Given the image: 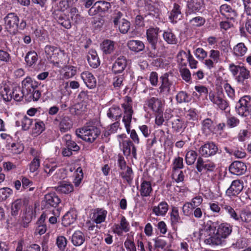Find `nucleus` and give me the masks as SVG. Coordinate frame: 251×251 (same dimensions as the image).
Wrapping results in <instances>:
<instances>
[{
  "label": "nucleus",
  "mask_w": 251,
  "mask_h": 251,
  "mask_svg": "<svg viewBox=\"0 0 251 251\" xmlns=\"http://www.w3.org/2000/svg\"><path fill=\"white\" fill-rule=\"evenodd\" d=\"M209 56L210 58L216 64L221 61L220 52L218 50H210Z\"/></svg>",
  "instance_id": "obj_63"
},
{
  "label": "nucleus",
  "mask_w": 251,
  "mask_h": 251,
  "mask_svg": "<svg viewBox=\"0 0 251 251\" xmlns=\"http://www.w3.org/2000/svg\"><path fill=\"white\" fill-rule=\"evenodd\" d=\"M85 237L80 230L75 231L72 236L71 242L75 246H80L84 242Z\"/></svg>",
  "instance_id": "obj_28"
},
{
  "label": "nucleus",
  "mask_w": 251,
  "mask_h": 251,
  "mask_svg": "<svg viewBox=\"0 0 251 251\" xmlns=\"http://www.w3.org/2000/svg\"><path fill=\"white\" fill-rule=\"evenodd\" d=\"M63 141L66 143L67 147L72 151H76L79 150V147L74 141L71 140L70 135H65L63 138Z\"/></svg>",
  "instance_id": "obj_42"
},
{
  "label": "nucleus",
  "mask_w": 251,
  "mask_h": 251,
  "mask_svg": "<svg viewBox=\"0 0 251 251\" xmlns=\"http://www.w3.org/2000/svg\"><path fill=\"white\" fill-rule=\"evenodd\" d=\"M45 124L43 122L37 120L32 128V134L34 136H36L40 134L45 130Z\"/></svg>",
  "instance_id": "obj_38"
},
{
  "label": "nucleus",
  "mask_w": 251,
  "mask_h": 251,
  "mask_svg": "<svg viewBox=\"0 0 251 251\" xmlns=\"http://www.w3.org/2000/svg\"><path fill=\"white\" fill-rule=\"evenodd\" d=\"M124 80V77L122 75H117L113 78V85L115 89L118 90L123 86Z\"/></svg>",
  "instance_id": "obj_57"
},
{
  "label": "nucleus",
  "mask_w": 251,
  "mask_h": 251,
  "mask_svg": "<svg viewBox=\"0 0 251 251\" xmlns=\"http://www.w3.org/2000/svg\"><path fill=\"white\" fill-rule=\"evenodd\" d=\"M188 6L191 9L193 12L199 11L201 7V0H192L188 4Z\"/></svg>",
  "instance_id": "obj_59"
},
{
  "label": "nucleus",
  "mask_w": 251,
  "mask_h": 251,
  "mask_svg": "<svg viewBox=\"0 0 251 251\" xmlns=\"http://www.w3.org/2000/svg\"><path fill=\"white\" fill-rule=\"evenodd\" d=\"M172 178L177 183L182 182L184 180V175L182 171L173 170Z\"/></svg>",
  "instance_id": "obj_62"
},
{
  "label": "nucleus",
  "mask_w": 251,
  "mask_h": 251,
  "mask_svg": "<svg viewBox=\"0 0 251 251\" xmlns=\"http://www.w3.org/2000/svg\"><path fill=\"white\" fill-rule=\"evenodd\" d=\"M119 31L123 34L126 33L130 26V23L125 19H122L118 25Z\"/></svg>",
  "instance_id": "obj_51"
},
{
  "label": "nucleus",
  "mask_w": 251,
  "mask_h": 251,
  "mask_svg": "<svg viewBox=\"0 0 251 251\" xmlns=\"http://www.w3.org/2000/svg\"><path fill=\"white\" fill-rule=\"evenodd\" d=\"M100 133V130L96 126L88 125L75 131L76 136L85 142L92 143L98 137Z\"/></svg>",
  "instance_id": "obj_4"
},
{
  "label": "nucleus",
  "mask_w": 251,
  "mask_h": 251,
  "mask_svg": "<svg viewBox=\"0 0 251 251\" xmlns=\"http://www.w3.org/2000/svg\"><path fill=\"white\" fill-rule=\"evenodd\" d=\"M220 12L227 19H232L236 16V11L226 4H223L220 6Z\"/></svg>",
  "instance_id": "obj_22"
},
{
  "label": "nucleus",
  "mask_w": 251,
  "mask_h": 251,
  "mask_svg": "<svg viewBox=\"0 0 251 251\" xmlns=\"http://www.w3.org/2000/svg\"><path fill=\"white\" fill-rule=\"evenodd\" d=\"M23 93L28 101H37L41 96L40 92L36 89L37 83L30 77H26L22 82Z\"/></svg>",
  "instance_id": "obj_3"
},
{
  "label": "nucleus",
  "mask_w": 251,
  "mask_h": 251,
  "mask_svg": "<svg viewBox=\"0 0 251 251\" xmlns=\"http://www.w3.org/2000/svg\"><path fill=\"white\" fill-rule=\"evenodd\" d=\"M236 110L237 113L242 116H247L249 114V108L242 105L240 102H238L236 106Z\"/></svg>",
  "instance_id": "obj_55"
},
{
  "label": "nucleus",
  "mask_w": 251,
  "mask_h": 251,
  "mask_svg": "<svg viewBox=\"0 0 251 251\" xmlns=\"http://www.w3.org/2000/svg\"><path fill=\"white\" fill-rule=\"evenodd\" d=\"M23 204V201L21 199H17L12 203L11 207V214L13 216L18 215Z\"/></svg>",
  "instance_id": "obj_43"
},
{
  "label": "nucleus",
  "mask_w": 251,
  "mask_h": 251,
  "mask_svg": "<svg viewBox=\"0 0 251 251\" xmlns=\"http://www.w3.org/2000/svg\"><path fill=\"white\" fill-rule=\"evenodd\" d=\"M100 48L105 54H110L115 49V43L111 40H105L101 43Z\"/></svg>",
  "instance_id": "obj_34"
},
{
  "label": "nucleus",
  "mask_w": 251,
  "mask_h": 251,
  "mask_svg": "<svg viewBox=\"0 0 251 251\" xmlns=\"http://www.w3.org/2000/svg\"><path fill=\"white\" fill-rule=\"evenodd\" d=\"M186 127V124L182 120L177 118L172 122V128L176 132H179Z\"/></svg>",
  "instance_id": "obj_46"
},
{
  "label": "nucleus",
  "mask_w": 251,
  "mask_h": 251,
  "mask_svg": "<svg viewBox=\"0 0 251 251\" xmlns=\"http://www.w3.org/2000/svg\"><path fill=\"white\" fill-rule=\"evenodd\" d=\"M117 137L124 155L129 156L131 154L134 158H136V149L133 142L129 139L125 140L126 138L125 134L119 135Z\"/></svg>",
  "instance_id": "obj_6"
},
{
  "label": "nucleus",
  "mask_w": 251,
  "mask_h": 251,
  "mask_svg": "<svg viewBox=\"0 0 251 251\" xmlns=\"http://www.w3.org/2000/svg\"><path fill=\"white\" fill-rule=\"evenodd\" d=\"M45 52L48 59L51 63L58 64V61H60L63 57L65 56L63 50L59 48L50 45H47L45 48Z\"/></svg>",
  "instance_id": "obj_7"
},
{
  "label": "nucleus",
  "mask_w": 251,
  "mask_h": 251,
  "mask_svg": "<svg viewBox=\"0 0 251 251\" xmlns=\"http://www.w3.org/2000/svg\"><path fill=\"white\" fill-rule=\"evenodd\" d=\"M229 70L238 82L243 83L250 77V71L243 65H236L232 63L229 65Z\"/></svg>",
  "instance_id": "obj_5"
},
{
  "label": "nucleus",
  "mask_w": 251,
  "mask_h": 251,
  "mask_svg": "<svg viewBox=\"0 0 251 251\" xmlns=\"http://www.w3.org/2000/svg\"><path fill=\"white\" fill-rule=\"evenodd\" d=\"M224 88L227 96L233 100L235 97V90L232 86L228 83L224 84Z\"/></svg>",
  "instance_id": "obj_61"
},
{
  "label": "nucleus",
  "mask_w": 251,
  "mask_h": 251,
  "mask_svg": "<svg viewBox=\"0 0 251 251\" xmlns=\"http://www.w3.org/2000/svg\"><path fill=\"white\" fill-rule=\"evenodd\" d=\"M122 115L120 108L118 106H113L110 107L107 112V116L113 120H117Z\"/></svg>",
  "instance_id": "obj_39"
},
{
  "label": "nucleus",
  "mask_w": 251,
  "mask_h": 251,
  "mask_svg": "<svg viewBox=\"0 0 251 251\" xmlns=\"http://www.w3.org/2000/svg\"><path fill=\"white\" fill-rule=\"evenodd\" d=\"M232 226L227 223L213 222L209 226V237L205 242L210 245H220L230 235Z\"/></svg>",
  "instance_id": "obj_1"
},
{
  "label": "nucleus",
  "mask_w": 251,
  "mask_h": 251,
  "mask_svg": "<svg viewBox=\"0 0 251 251\" xmlns=\"http://www.w3.org/2000/svg\"><path fill=\"white\" fill-rule=\"evenodd\" d=\"M12 90L13 99L16 101H21L25 97V94L19 87H15Z\"/></svg>",
  "instance_id": "obj_54"
},
{
  "label": "nucleus",
  "mask_w": 251,
  "mask_h": 251,
  "mask_svg": "<svg viewBox=\"0 0 251 251\" xmlns=\"http://www.w3.org/2000/svg\"><path fill=\"white\" fill-rule=\"evenodd\" d=\"M161 85L159 88L160 94L163 96H168L170 94L172 90H174L173 82L169 79L167 74L161 77Z\"/></svg>",
  "instance_id": "obj_12"
},
{
  "label": "nucleus",
  "mask_w": 251,
  "mask_h": 251,
  "mask_svg": "<svg viewBox=\"0 0 251 251\" xmlns=\"http://www.w3.org/2000/svg\"><path fill=\"white\" fill-rule=\"evenodd\" d=\"M230 172L236 175H242L244 174L247 170L246 165L241 161H234L229 166Z\"/></svg>",
  "instance_id": "obj_18"
},
{
  "label": "nucleus",
  "mask_w": 251,
  "mask_h": 251,
  "mask_svg": "<svg viewBox=\"0 0 251 251\" xmlns=\"http://www.w3.org/2000/svg\"><path fill=\"white\" fill-rule=\"evenodd\" d=\"M38 59L37 54L34 51H30L28 52L25 58L26 65L29 67L35 64L37 61Z\"/></svg>",
  "instance_id": "obj_40"
},
{
  "label": "nucleus",
  "mask_w": 251,
  "mask_h": 251,
  "mask_svg": "<svg viewBox=\"0 0 251 251\" xmlns=\"http://www.w3.org/2000/svg\"><path fill=\"white\" fill-rule=\"evenodd\" d=\"M183 167V159L182 157L178 156L175 158L173 164V170H178Z\"/></svg>",
  "instance_id": "obj_64"
},
{
  "label": "nucleus",
  "mask_w": 251,
  "mask_h": 251,
  "mask_svg": "<svg viewBox=\"0 0 251 251\" xmlns=\"http://www.w3.org/2000/svg\"><path fill=\"white\" fill-rule=\"evenodd\" d=\"M72 127V123L68 117L63 118L59 124V129L61 132H65Z\"/></svg>",
  "instance_id": "obj_44"
},
{
  "label": "nucleus",
  "mask_w": 251,
  "mask_h": 251,
  "mask_svg": "<svg viewBox=\"0 0 251 251\" xmlns=\"http://www.w3.org/2000/svg\"><path fill=\"white\" fill-rule=\"evenodd\" d=\"M121 175L128 183L132 181L133 179V172L130 167H126L124 170H122V172L121 173Z\"/></svg>",
  "instance_id": "obj_49"
},
{
  "label": "nucleus",
  "mask_w": 251,
  "mask_h": 251,
  "mask_svg": "<svg viewBox=\"0 0 251 251\" xmlns=\"http://www.w3.org/2000/svg\"><path fill=\"white\" fill-rule=\"evenodd\" d=\"M61 200L55 193H49L45 195L42 201L47 207H56L60 203Z\"/></svg>",
  "instance_id": "obj_15"
},
{
  "label": "nucleus",
  "mask_w": 251,
  "mask_h": 251,
  "mask_svg": "<svg viewBox=\"0 0 251 251\" xmlns=\"http://www.w3.org/2000/svg\"><path fill=\"white\" fill-rule=\"evenodd\" d=\"M194 54L199 60H203L207 56V52L202 48H198L194 51Z\"/></svg>",
  "instance_id": "obj_60"
},
{
  "label": "nucleus",
  "mask_w": 251,
  "mask_h": 251,
  "mask_svg": "<svg viewBox=\"0 0 251 251\" xmlns=\"http://www.w3.org/2000/svg\"><path fill=\"white\" fill-rule=\"evenodd\" d=\"M168 210V205L165 201L160 202L157 205L152 207L153 213L157 216H164Z\"/></svg>",
  "instance_id": "obj_25"
},
{
  "label": "nucleus",
  "mask_w": 251,
  "mask_h": 251,
  "mask_svg": "<svg viewBox=\"0 0 251 251\" xmlns=\"http://www.w3.org/2000/svg\"><path fill=\"white\" fill-rule=\"evenodd\" d=\"M133 233L127 234V237L124 242V247L127 251H137L136 247L133 240Z\"/></svg>",
  "instance_id": "obj_36"
},
{
  "label": "nucleus",
  "mask_w": 251,
  "mask_h": 251,
  "mask_svg": "<svg viewBox=\"0 0 251 251\" xmlns=\"http://www.w3.org/2000/svg\"><path fill=\"white\" fill-rule=\"evenodd\" d=\"M58 23L66 28L69 29L71 27V21L69 15L64 13H60L58 19Z\"/></svg>",
  "instance_id": "obj_41"
},
{
  "label": "nucleus",
  "mask_w": 251,
  "mask_h": 251,
  "mask_svg": "<svg viewBox=\"0 0 251 251\" xmlns=\"http://www.w3.org/2000/svg\"><path fill=\"white\" fill-rule=\"evenodd\" d=\"M248 50L247 47L243 43H239L235 45L233 49V54L236 57L244 56Z\"/></svg>",
  "instance_id": "obj_32"
},
{
  "label": "nucleus",
  "mask_w": 251,
  "mask_h": 251,
  "mask_svg": "<svg viewBox=\"0 0 251 251\" xmlns=\"http://www.w3.org/2000/svg\"><path fill=\"white\" fill-rule=\"evenodd\" d=\"M197 154L192 150L187 151L185 155V161L187 165H191L195 162L197 158Z\"/></svg>",
  "instance_id": "obj_50"
},
{
  "label": "nucleus",
  "mask_w": 251,
  "mask_h": 251,
  "mask_svg": "<svg viewBox=\"0 0 251 251\" xmlns=\"http://www.w3.org/2000/svg\"><path fill=\"white\" fill-rule=\"evenodd\" d=\"M243 189V182L240 180L232 181L230 187L226 191V194L229 197L238 195Z\"/></svg>",
  "instance_id": "obj_16"
},
{
  "label": "nucleus",
  "mask_w": 251,
  "mask_h": 251,
  "mask_svg": "<svg viewBox=\"0 0 251 251\" xmlns=\"http://www.w3.org/2000/svg\"><path fill=\"white\" fill-rule=\"evenodd\" d=\"M13 194L11 189L3 187L0 189V201H3L7 199Z\"/></svg>",
  "instance_id": "obj_52"
},
{
  "label": "nucleus",
  "mask_w": 251,
  "mask_h": 251,
  "mask_svg": "<svg viewBox=\"0 0 251 251\" xmlns=\"http://www.w3.org/2000/svg\"><path fill=\"white\" fill-rule=\"evenodd\" d=\"M40 165V161L39 157H35L29 165L30 172L32 173L36 172L39 169Z\"/></svg>",
  "instance_id": "obj_58"
},
{
  "label": "nucleus",
  "mask_w": 251,
  "mask_h": 251,
  "mask_svg": "<svg viewBox=\"0 0 251 251\" xmlns=\"http://www.w3.org/2000/svg\"><path fill=\"white\" fill-rule=\"evenodd\" d=\"M5 28L11 34H15L18 30L19 19L17 15L14 13L7 15L4 18Z\"/></svg>",
  "instance_id": "obj_8"
},
{
  "label": "nucleus",
  "mask_w": 251,
  "mask_h": 251,
  "mask_svg": "<svg viewBox=\"0 0 251 251\" xmlns=\"http://www.w3.org/2000/svg\"><path fill=\"white\" fill-rule=\"evenodd\" d=\"M107 211L102 208H97L94 210L92 215L93 221L97 224H101L105 221Z\"/></svg>",
  "instance_id": "obj_19"
},
{
  "label": "nucleus",
  "mask_w": 251,
  "mask_h": 251,
  "mask_svg": "<svg viewBox=\"0 0 251 251\" xmlns=\"http://www.w3.org/2000/svg\"><path fill=\"white\" fill-rule=\"evenodd\" d=\"M73 3L72 0H62L57 5L58 9L65 11L68 8H72Z\"/></svg>",
  "instance_id": "obj_53"
},
{
  "label": "nucleus",
  "mask_w": 251,
  "mask_h": 251,
  "mask_svg": "<svg viewBox=\"0 0 251 251\" xmlns=\"http://www.w3.org/2000/svg\"><path fill=\"white\" fill-rule=\"evenodd\" d=\"M159 30L157 27H151L147 30V39L151 47H154L158 42Z\"/></svg>",
  "instance_id": "obj_17"
},
{
  "label": "nucleus",
  "mask_w": 251,
  "mask_h": 251,
  "mask_svg": "<svg viewBox=\"0 0 251 251\" xmlns=\"http://www.w3.org/2000/svg\"><path fill=\"white\" fill-rule=\"evenodd\" d=\"M55 190L59 194H68L74 191V186L69 182L61 181L58 186L55 187Z\"/></svg>",
  "instance_id": "obj_20"
},
{
  "label": "nucleus",
  "mask_w": 251,
  "mask_h": 251,
  "mask_svg": "<svg viewBox=\"0 0 251 251\" xmlns=\"http://www.w3.org/2000/svg\"><path fill=\"white\" fill-rule=\"evenodd\" d=\"M215 167L214 163L211 161H203L200 158H199L197 160V168L199 172L202 171L203 169L207 171H212Z\"/></svg>",
  "instance_id": "obj_27"
},
{
  "label": "nucleus",
  "mask_w": 251,
  "mask_h": 251,
  "mask_svg": "<svg viewBox=\"0 0 251 251\" xmlns=\"http://www.w3.org/2000/svg\"><path fill=\"white\" fill-rule=\"evenodd\" d=\"M113 232L118 236H122L124 232L130 230V225L124 216H122L119 224H115L112 226Z\"/></svg>",
  "instance_id": "obj_11"
},
{
  "label": "nucleus",
  "mask_w": 251,
  "mask_h": 251,
  "mask_svg": "<svg viewBox=\"0 0 251 251\" xmlns=\"http://www.w3.org/2000/svg\"><path fill=\"white\" fill-rule=\"evenodd\" d=\"M181 18V14L180 9V6L177 4H175L173 9H172L169 18L173 23H176L178 20H180Z\"/></svg>",
  "instance_id": "obj_37"
},
{
  "label": "nucleus",
  "mask_w": 251,
  "mask_h": 251,
  "mask_svg": "<svg viewBox=\"0 0 251 251\" xmlns=\"http://www.w3.org/2000/svg\"><path fill=\"white\" fill-rule=\"evenodd\" d=\"M201 124V130L206 135H209L214 131L215 126L211 119L207 118L204 120Z\"/></svg>",
  "instance_id": "obj_30"
},
{
  "label": "nucleus",
  "mask_w": 251,
  "mask_h": 251,
  "mask_svg": "<svg viewBox=\"0 0 251 251\" xmlns=\"http://www.w3.org/2000/svg\"><path fill=\"white\" fill-rule=\"evenodd\" d=\"M152 191V188L150 181L143 180L141 182L139 189V192L141 197H147L150 196Z\"/></svg>",
  "instance_id": "obj_26"
},
{
  "label": "nucleus",
  "mask_w": 251,
  "mask_h": 251,
  "mask_svg": "<svg viewBox=\"0 0 251 251\" xmlns=\"http://www.w3.org/2000/svg\"><path fill=\"white\" fill-rule=\"evenodd\" d=\"M87 60L90 66L94 68L98 67L100 62L96 51L94 50H90L87 54Z\"/></svg>",
  "instance_id": "obj_23"
},
{
  "label": "nucleus",
  "mask_w": 251,
  "mask_h": 251,
  "mask_svg": "<svg viewBox=\"0 0 251 251\" xmlns=\"http://www.w3.org/2000/svg\"><path fill=\"white\" fill-rule=\"evenodd\" d=\"M237 221L246 228H251V212L247 209L242 210L239 213Z\"/></svg>",
  "instance_id": "obj_14"
},
{
  "label": "nucleus",
  "mask_w": 251,
  "mask_h": 251,
  "mask_svg": "<svg viewBox=\"0 0 251 251\" xmlns=\"http://www.w3.org/2000/svg\"><path fill=\"white\" fill-rule=\"evenodd\" d=\"M144 108L146 111L149 109L154 113L162 112L163 103L161 100L159 99L151 97L146 100L144 104Z\"/></svg>",
  "instance_id": "obj_10"
},
{
  "label": "nucleus",
  "mask_w": 251,
  "mask_h": 251,
  "mask_svg": "<svg viewBox=\"0 0 251 251\" xmlns=\"http://www.w3.org/2000/svg\"><path fill=\"white\" fill-rule=\"evenodd\" d=\"M126 66V59L124 56L119 57L115 62L112 70L115 73H121L124 71Z\"/></svg>",
  "instance_id": "obj_24"
},
{
  "label": "nucleus",
  "mask_w": 251,
  "mask_h": 251,
  "mask_svg": "<svg viewBox=\"0 0 251 251\" xmlns=\"http://www.w3.org/2000/svg\"><path fill=\"white\" fill-rule=\"evenodd\" d=\"M59 91L62 96H68L71 91L69 88V83L68 82L62 81L59 87Z\"/></svg>",
  "instance_id": "obj_56"
},
{
  "label": "nucleus",
  "mask_w": 251,
  "mask_h": 251,
  "mask_svg": "<svg viewBox=\"0 0 251 251\" xmlns=\"http://www.w3.org/2000/svg\"><path fill=\"white\" fill-rule=\"evenodd\" d=\"M81 77L88 87L93 88L96 86V79L91 73L83 72L81 75Z\"/></svg>",
  "instance_id": "obj_21"
},
{
  "label": "nucleus",
  "mask_w": 251,
  "mask_h": 251,
  "mask_svg": "<svg viewBox=\"0 0 251 251\" xmlns=\"http://www.w3.org/2000/svg\"><path fill=\"white\" fill-rule=\"evenodd\" d=\"M122 107L124 110V115L122 121L124 123L126 132L128 134H129L130 138L132 142L135 144H139L140 143V139L137 132L134 129L130 130V123L133 113L131 100L128 99L127 101H126L122 104Z\"/></svg>",
  "instance_id": "obj_2"
},
{
  "label": "nucleus",
  "mask_w": 251,
  "mask_h": 251,
  "mask_svg": "<svg viewBox=\"0 0 251 251\" xmlns=\"http://www.w3.org/2000/svg\"><path fill=\"white\" fill-rule=\"evenodd\" d=\"M71 21L74 22L75 23L78 24L81 21L82 18L78 13V10L75 7H72L70 11V15Z\"/></svg>",
  "instance_id": "obj_48"
},
{
  "label": "nucleus",
  "mask_w": 251,
  "mask_h": 251,
  "mask_svg": "<svg viewBox=\"0 0 251 251\" xmlns=\"http://www.w3.org/2000/svg\"><path fill=\"white\" fill-rule=\"evenodd\" d=\"M13 90H11L8 86L4 85L0 89V95L3 100L5 102L11 101L13 99Z\"/></svg>",
  "instance_id": "obj_35"
},
{
  "label": "nucleus",
  "mask_w": 251,
  "mask_h": 251,
  "mask_svg": "<svg viewBox=\"0 0 251 251\" xmlns=\"http://www.w3.org/2000/svg\"><path fill=\"white\" fill-rule=\"evenodd\" d=\"M76 219V212L73 210H70L63 216L62 224L65 226H69L73 224L75 221Z\"/></svg>",
  "instance_id": "obj_29"
},
{
  "label": "nucleus",
  "mask_w": 251,
  "mask_h": 251,
  "mask_svg": "<svg viewBox=\"0 0 251 251\" xmlns=\"http://www.w3.org/2000/svg\"><path fill=\"white\" fill-rule=\"evenodd\" d=\"M63 77L68 79L73 77L76 73V68L72 65L64 66L61 72Z\"/></svg>",
  "instance_id": "obj_33"
},
{
  "label": "nucleus",
  "mask_w": 251,
  "mask_h": 251,
  "mask_svg": "<svg viewBox=\"0 0 251 251\" xmlns=\"http://www.w3.org/2000/svg\"><path fill=\"white\" fill-rule=\"evenodd\" d=\"M164 40L170 44H175L177 42V39L174 33L170 30L164 31L163 34Z\"/></svg>",
  "instance_id": "obj_47"
},
{
  "label": "nucleus",
  "mask_w": 251,
  "mask_h": 251,
  "mask_svg": "<svg viewBox=\"0 0 251 251\" xmlns=\"http://www.w3.org/2000/svg\"><path fill=\"white\" fill-rule=\"evenodd\" d=\"M210 100L216 106L222 110H225L228 106V103L224 99L222 92H210L209 94Z\"/></svg>",
  "instance_id": "obj_9"
},
{
  "label": "nucleus",
  "mask_w": 251,
  "mask_h": 251,
  "mask_svg": "<svg viewBox=\"0 0 251 251\" xmlns=\"http://www.w3.org/2000/svg\"><path fill=\"white\" fill-rule=\"evenodd\" d=\"M33 123V120L25 116L20 122H16V125L19 126L21 124L22 128L24 130H27Z\"/></svg>",
  "instance_id": "obj_45"
},
{
  "label": "nucleus",
  "mask_w": 251,
  "mask_h": 251,
  "mask_svg": "<svg viewBox=\"0 0 251 251\" xmlns=\"http://www.w3.org/2000/svg\"><path fill=\"white\" fill-rule=\"evenodd\" d=\"M127 46L131 50L137 52L145 49L144 44L140 40H130L127 42Z\"/></svg>",
  "instance_id": "obj_31"
},
{
  "label": "nucleus",
  "mask_w": 251,
  "mask_h": 251,
  "mask_svg": "<svg viewBox=\"0 0 251 251\" xmlns=\"http://www.w3.org/2000/svg\"><path fill=\"white\" fill-rule=\"evenodd\" d=\"M218 151L217 146L213 143H207L199 149L200 154L205 157L215 155Z\"/></svg>",
  "instance_id": "obj_13"
}]
</instances>
